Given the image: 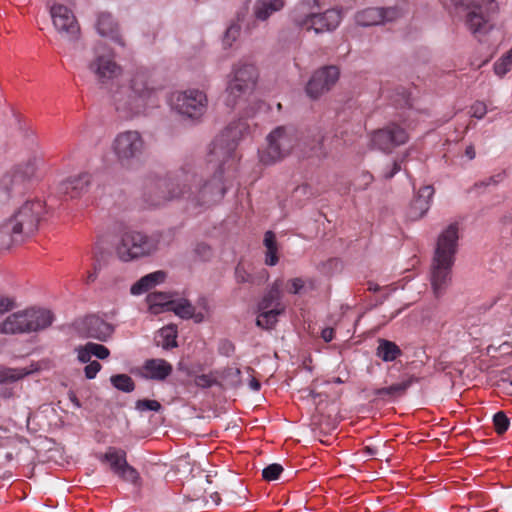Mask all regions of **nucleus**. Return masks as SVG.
Listing matches in <instances>:
<instances>
[{"label":"nucleus","instance_id":"f257e3e1","mask_svg":"<svg viewBox=\"0 0 512 512\" xmlns=\"http://www.w3.org/2000/svg\"><path fill=\"white\" fill-rule=\"evenodd\" d=\"M157 87L147 68H136L129 79V85H117L110 90L115 109L130 117L145 112L157 103Z\"/></svg>","mask_w":512,"mask_h":512},{"label":"nucleus","instance_id":"f03ea898","mask_svg":"<svg viewBox=\"0 0 512 512\" xmlns=\"http://www.w3.org/2000/svg\"><path fill=\"white\" fill-rule=\"evenodd\" d=\"M458 239L456 223L450 224L438 237L430 267V283L436 298L443 296L451 283Z\"/></svg>","mask_w":512,"mask_h":512},{"label":"nucleus","instance_id":"7ed1b4c3","mask_svg":"<svg viewBox=\"0 0 512 512\" xmlns=\"http://www.w3.org/2000/svg\"><path fill=\"white\" fill-rule=\"evenodd\" d=\"M108 36L109 34H102ZM110 38L99 41L94 48V56L88 62L87 68L95 77L101 87H107L123 73V68L116 61V54L112 44L124 46L125 43L119 34H110Z\"/></svg>","mask_w":512,"mask_h":512},{"label":"nucleus","instance_id":"20e7f679","mask_svg":"<svg viewBox=\"0 0 512 512\" xmlns=\"http://www.w3.org/2000/svg\"><path fill=\"white\" fill-rule=\"evenodd\" d=\"M190 175L182 167L164 178L148 180L144 186L143 201L149 208L164 206L170 201L182 199L187 191L183 189V181H188Z\"/></svg>","mask_w":512,"mask_h":512},{"label":"nucleus","instance_id":"39448f33","mask_svg":"<svg viewBox=\"0 0 512 512\" xmlns=\"http://www.w3.org/2000/svg\"><path fill=\"white\" fill-rule=\"evenodd\" d=\"M185 172L190 175L188 181H183V189L188 193L183 199L190 200L196 205H210L221 200L226 192L223 182V167L220 165L213 177L202 183L198 174L191 166L184 167Z\"/></svg>","mask_w":512,"mask_h":512},{"label":"nucleus","instance_id":"423d86ee","mask_svg":"<svg viewBox=\"0 0 512 512\" xmlns=\"http://www.w3.org/2000/svg\"><path fill=\"white\" fill-rule=\"evenodd\" d=\"M54 315L43 308H27L8 315L0 322V333L7 335L32 333L51 326Z\"/></svg>","mask_w":512,"mask_h":512},{"label":"nucleus","instance_id":"0eeeda50","mask_svg":"<svg viewBox=\"0 0 512 512\" xmlns=\"http://www.w3.org/2000/svg\"><path fill=\"white\" fill-rule=\"evenodd\" d=\"M457 13H465V24L471 32L492 29L491 17L498 12L496 0H450Z\"/></svg>","mask_w":512,"mask_h":512},{"label":"nucleus","instance_id":"6e6552de","mask_svg":"<svg viewBox=\"0 0 512 512\" xmlns=\"http://www.w3.org/2000/svg\"><path fill=\"white\" fill-rule=\"evenodd\" d=\"M161 235H147L138 231H127L121 236L116 252L122 261H131L148 256L158 250Z\"/></svg>","mask_w":512,"mask_h":512},{"label":"nucleus","instance_id":"1a4fd4ad","mask_svg":"<svg viewBox=\"0 0 512 512\" xmlns=\"http://www.w3.org/2000/svg\"><path fill=\"white\" fill-rule=\"evenodd\" d=\"M297 140L293 127H276L267 136V146L259 151L260 162L269 165L280 161L292 151Z\"/></svg>","mask_w":512,"mask_h":512},{"label":"nucleus","instance_id":"9d476101","mask_svg":"<svg viewBox=\"0 0 512 512\" xmlns=\"http://www.w3.org/2000/svg\"><path fill=\"white\" fill-rule=\"evenodd\" d=\"M257 78L258 72L253 64L239 63L236 65L226 88V104L231 107L237 105L239 100L254 89Z\"/></svg>","mask_w":512,"mask_h":512},{"label":"nucleus","instance_id":"9b49d317","mask_svg":"<svg viewBox=\"0 0 512 512\" xmlns=\"http://www.w3.org/2000/svg\"><path fill=\"white\" fill-rule=\"evenodd\" d=\"M45 212L44 202L39 199L27 200L8 219L12 229L18 231L22 239L30 238L38 230L40 220Z\"/></svg>","mask_w":512,"mask_h":512},{"label":"nucleus","instance_id":"f8f14e48","mask_svg":"<svg viewBox=\"0 0 512 512\" xmlns=\"http://www.w3.org/2000/svg\"><path fill=\"white\" fill-rule=\"evenodd\" d=\"M170 104L180 115L198 120L207 111L208 98L202 90L187 89L173 93L170 98Z\"/></svg>","mask_w":512,"mask_h":512},{"label":"nucleus","instance_id":"ddd939ff","mask_svg":"<svg viewBox=\"0 0 512 512\" xmlns=\"http://www.w3.org/2000/svg\"><path fill=\"white\" fill-rule=\"evenodd\" d=\"M248 128L249 126L244 120L230 123L221 135L217 136L212 142L209 162L219 161L220 159L225 161L231 157L237 142L248 131Z\"/></svg>","mask_w":512,"mask_h":512},{"label":"nucleus","instance_id":"4468645a","mask_svg":"<svg viewBox=\"0 0 512 512\" xmlns=\"http://www.w3.org/2000/svg\"><path fill=\"white\" fill-rule=\"evenodd\" d=\"M36 160L17 165L12 171L3 176L0 188L8 199L24 195L30 188V183L36 172Z\"/></svg>","mask_w":512,"mask_h":512},{"label":"nucleus","instance_id":"2eb2a0df","mask_svg":"<svg viewBox=\"0 0 512 512\" xmlns=\"http://www.w3.org/2000/svg\"><path fill=\"white\" fill-rule=\"evenodd\" d=\"M113 152L122 166H129L145 149V142L138 131L128 130L117 134L112 143Z\"/></svg>","mask_w":512,"mask_h":512},{"label":"nucleus","instance_id":"dca6fc26","mask_svg":"<svg viewBox=\"0 0 512 512\" xmlns=\"http://www.w3.org/2000/svg\"><path fill=\"white\" fill-rule=\"evenodd\" d=\"M342 13L339 9H328L323 13H309L293 19L295 25L307 32H333L341 23Z\"/></svg>","mask_w":512,"mask_h":512},{"label":"nucleus","instance_id":"f3484780","mask_svg":"<svg viewBox=\"0 0 512 512\" xmlns=\"http://www.w3.org/2000/svg\"><path fill=\"white\" fill-rule=\"evenodd\" d=\"M284 6L285 0H255L249 20L246 21L244 16L238 13V29L251 31L263 28L261 24L266 23L271 15L282 10Z\"/></svg>","mask_w":512,"mask_h":512},{"label":"nucleus","instance_id":"a211bd4d","mask_svg":"<svg viewBox=\"0 0 512 512\" xmlns=\"http://www.w3.org/2000/svg\"><path fill=\"white\" fill-rule=\"evenodd\" d=\"M408 139L407 131L396 123H390L371 135L373 147L383 152H391L394 148L405 144Z\"/></svg>","mask_w":512,"mask_h":512},{"label":"nucleus","instance_id":"6ab92c4d","mask_svg":"<svg viewBox=\"0 0 512 512\" xmlns=\"http://www.w3.org/2000/svg\"><path fill=\"white\" fill-rule=\"evenodd\" d=\"M339 69L336 66H326L314 72L306 85V93L312 99H317L337 82Z\"/></svg>","mask_w":512,"mask_h":512},{"label":"nucleus","instance_id":"aec40b11","mask_svg":"<svg viewBox=\"0 0 512 512\" xmlns=\"http://www.w3.org/2000/svg\"><path fill=\"white\" fill-rule=\"evenodd\" d=\"M50 16L58 32H80L76 17L68 7L54 4L50 7Z\"/></svg>","mask_w":512,"mask_h":512},{"label":"nucleus","instance_id":"412c9836","mask_svg":"<svg viewBox=\"0 0 512 512\" xmlns=\"http://www.w3.org/2000/svg\"><path fill=\"white\" fill-rule=\"evenodd\" d=\"M81 331L88 338L107 341L113 333V327L100 317L89 315L82 320Z\"/></svg>","mask_w":512,"mask_h":512},{"label":"nucleus","instance_id":"4be33fe9","mask_svg":"<svg viewBox=\"0 0 512 512\" xmlns=\"http://www.w3.org/2000/svg\"><path fill=\"white\" fill-rule=\"evenodd\" d=\"M172 365L162 358L147 359L140 368V375L149 380L163 381L171 375Z\"/></svg>","mask_w":512,"mask_h":512},{"label":"nucleus","instance_id":"5701e85b","mask_svg":"<svg viewBox=\"0 0 512 512\" xmlns=\"http://www.w3.org/2000/svg\"><path fill=\"white\" fill-rule=\"evenodd\" d=\"M434 195V188L430 185L419 189L417 196L411 202L408 209V217L411 220L422 218L430 208L431 199Z\"/></svg>","mask_w":512,"mask_h":512},{"label":"nucleus","instance_id":"b1692460","mask_svg":"<svg viewBox=\"0 0 512 512\" xmlns=\"http://www.w3.org/2000/svg\"><path fill=\"white\" fill-rule=\"evenodd\" d=\"M91 178L89 173H81L77 176L69 177L61 182L59 190L71 199L80 197L83 193L87 192L91 184Z\"/></svg>","mask_w":512,"mask_h":512},{"label":"nucleus","instance_id":"393cba45","mask_svg":"<svg viewBox=\"0 0 512 512\" xmlns=\"http://www.w3.org/2000/svg\"><path fill=\"white\" fill-rule=\"evenodd\" d=\"M283 280L276 279L258 303V310L285 308L282 304Z\"/></svg>","mask_w":512,"mask_h":512},{"label":"nucleus","instance_id":"a878e982","mask_svg":"<svg viewBox=\"0 0 512 512\" xmlns=\"http://www.w3.org/2000/svg\"><path fill=\"white\" fill-rule=\"evenodd\" d=\"M415 382H418V378L414 375H407L399 383L392 384L388 387L378 388L373 391V395L378 398H397L403 396L407 389Z\"/></svg>","mask_w":512,"mask_h":512},{"label":"nucleus","instance_id":"bb28decb","mask_svg":"<svg viewBox=\"0 0 512 512\" xmlns=\"http://www.w3.org/2000/svg\"><path fill=\"white\" fill-rule=\"evenodd\" d=\"M491 327L496 333L510 335L512 333V307L503 306L498 308L493 314Z\"/></svg>","mask_w":512,"mask_h":512},{"label":"nucleus","instance_id":"cd10ccee","mask_svg":"<svg viewBox=\"0 0 512 512\" xmlns=\"http://www.w3.org/2000/svg\"><path fill=\"white\" fill-rule=\"evenodd\" d=\"M166 274L163 271H155L141 277L130 289L132 295H141L165 280Z\"/></svg>","mask_w":512,"mask_h":512},{"label":"nucleus","instance_id":"c85d7f7f","mask_svg":"<svg viewBox=\"0 0 512 512\" xmlns=\"http://www.w3.org/2000/svg\"><path fill=\"white\" fill-rule=\"evenodd\" d=\"M13 225L7 219L0 224V250H8L14 245L23 243L25 240L17 230L12 229Z\"/></svg>","mask_w":512,"mask_h":512},{"label":"nucleus","instance_id":"c756f323","mask_svg":"<svg viewBox=\"0 0 512 512\" xmlns=\"http://www.w3.org/2000/svg\"><path fill=\"white\" fill-rule=\"evenodd\" d=\"M379 7H368L355 14V22L363 28L383 25Z\"/></svg>","mask_w":512,"mask_h":512},{"label":"nucleus","instance_id":"7c9ffc66","mask_svg":"<svg viewBox=\"0 0 512 512\" xmlns=\"http://www.w3.org/2000/svg\"><path fill=\"white\" fill-rule=\"evenodd\" d=\"M101 461L108 463L112 472L117 475L126 464V452L122 449L109 447L101 457Z\"/></svg>","mask_w":512,"mask_h":512},{"label":"nucleus","instance_id":"2f4dec72","mask_svg":"<svg viewBox=\"0 0 512 512\" xmlns=\"http://www.w3.org/2000/svg\"><path fill=\"white\" fill-rule=\"evenodd\" d=\"M269 278L267 270L262 269L257 274L249 273L242 264L235 268V279L237 283H249L253 285H262Z\"/></svg>","mask_w":512,"mask_h":512},{"label":"nucleus","instance_id":"473e14b6","mask_svg":"<svg viewBox=\"0 0 512 512\" xmlns=\"http://www.w3.org/2000/svg\"><path fill=\"white\" fill-rule=\"evenodd\" d=\"M402 355V350L393 341L380 338L378 339V347L376 356L384 362H392Z\"/></svg>","mask_w":512,"mask_h":512},{"label":"nucleus","instance_id":"72a5a7b5","mask_svg":"<svg viewBox=\"0 0 512 512\" xmlns=\"http://www.w3.org/2000/svg\"><path fill=\"white\" fill-rule=\"evenodd\" d=\"M55 44L67 53L84 49V42L80 34H60Z\"/></svg>","mask_w":512,"mask_h":512},{"label":"nucleus","instance_id":"f704fd0d","mask_svg":"<svg viewBox=\"0 0 512 512\" xmlns=\"http://www.w3.org/2000/svg\"><path fill=\"white\" fill-rule=\"evenodd\" d=\"M258 311L259 315L256 319V325L262 329H272L278 322V316L284 313L285 308H272Z\"/></svg>","mask_w":512,"mask_h":512},{"label":"nucleus","instance_id":"c9c22d12","mask_svg":"<svg viewBox=\"0 0 512 512\" xmlns=\"http://www.w3.org/2000/svg\"><path fill=\"white\" fill-rule=\"evenodd\" d=\"M264 246L266 247L265 264L268 266H275L278 261V246L276 236L272 231H267L264 235Z\"/></svg>","mask_w":512,"mask_h":512},{"label":"nucleus","instance_id":"e433bc0d","mask_svg":"<svg viewBox=\"0 0 512 512\" xmlns=\"http://www.w3.org/2000/svg\"><path fill=\"white\" fill-rule=\"evenodd\" d=\"M168 311H173L177 316L183 319H190L194 316V306L186 299L169 302Z\"/></svg>","mask_w":512,"mask_h":512},{"label":"nucleus","instance_id":"4c0bfd02","mask_svg":"<svg viewBox=\"0 0 512 512\" xmlns=\"http://www.w3.org/2000/svg\"><path fill=\"white\" fill-rule=\"evenodd\" d=\"M95 28L97 32H117L119 25L111 13L101 12L97 17Z\"/></svg>","mask_w":512,"mask_h":512},{"label":"nucleus","instance_id":"58836bf2","mask_svg":"<svg viewBox=\"0 0 512 512\" xmlns=\"http://www.w3.org/2000/svg\"><path fill=\"white\" fill-rule=\"evenodd\" d=\"M31 373L26 368H0V383L8 384L21 380Z\"/></svg>","mask_w":512,"mask_h":512},{"label":"nucleus","instance_id":"ea45409f","mask_svg":"<svg viewBox=\"0 0 512 512\" xmlns=\"http://www.w3.org/2000/svg\"><path fill=\"white\" fill-rule=\"evenodd\" d=\"M381 18H383V25L387 23H393L401 19L405 15V10L400 5L379 7Z\"/></svg>","mask_w":512,"mask_h":512},{"label":"nucleus","instance_id":"a19ab883","mask_svg":"<svg viewBox=\"0 0 512 512\" xmlns=\"http://www.w3.org/2000/svg\"><path fill=\"white\" fill-rule=\"evenodd\" d=\"M111 384L118 390L130 393L135 389L133 379L127 374H116L110 378Z\"/></svg>","mask_w":512,"mask_h":512},{"label":"nucleus","instance_id":"79ce46f5","mask_svg":"<svg viewBox=\"0 0 512 512\" xmlns=\"http://www.w3.org/2000/svg\"><path fill=\"white\" fill-rule=\"evenodd\" d=\"M147 301L153 313H159L161 312L160 308H165L168 311V303L173 300L167 294L152 293L148 295Z\"/></svg>","mask_w":512,"mask_h":512},{"label":"nucleus","instance_id":"37998d69","mask_svg":"<svg viewBox=\"0 0 512 512\" xmlns=\"http://www.w3.org/2000/svg\"><path fill=\"white\" fill-rule=\"evenodd\" d=\"M512 67V48L494 63V72L503 77Z\"/></svg>","mask_w":512,"mask_h":512},{"label":"nucleus","instance_id":"c03bdc74","mask_svg":"<svg viewBox=\"0 0 512 512\" xmlns=\"http://www.w3.org/2000/svg\"><path fill=\"white\" fill-rule=\"evenodd\" d=\"M117 476L123 481L131 483L134 486H140L141 484V478L138 471L129 464H126Z\"/></svg>","mask_w":512,"mask_h":512},{"label":"nucleus","instance_id":"a18cd8bd","mask_svg":"<svg viewBox=\"0 0 512 512\" xmlns=\"http://www.w3.org/2000/svg\"><path fill=\"white\" fill-rule=\"evenodd\" d=\"M160 336L163 341L161 343L164 349L177 347V332L173 327H164L160 330Z\"/></svg>","mask_w":512,"mask_h":512},{"label":"nucleus","instance_id":"49530a36","mask_svg":"<svg viewBox=\"0 0 512 512\" xmlns=\"http://www.w3.org/2000/svg\"><path fill=\"white\" fill-rule=\"evenodd\" d=\"M493 424L498 435L504 434L510 427V420L503 411H498L493 416Z\"/></svg>","mask_w":512,"mask_h":512},{"label":"nucleus","instance_id":"de8ad7c7","mask_svg":"<svg viewBox=\"0 0 512 512\" xmlns=\"http://www.w3.org/2000/svg\"><path fill=\"white\" fill-rule=\"evenodd\" d=\"M282 472L283 467L278 463H273L263 469L262 476L266 481H274L279 478Z\"/></svg>","mask_w":512,"mask_h":512},{"label":"nucleus","instance_id":"09e8293b","mask_svg":"<svg viewBox=\"0 0 512 512\" xmlns=\"http://www.w3.org/2000/svg\"><path fill=\"white\" fill-rule=\"evenodd\" d=\"M135 407L140 412L148 410L157 412L161 409V404L156 400L141 399L136 402Z\"/></svg>","mask_w":512,"mask_h":512},{"label":"nucleus","instance_id":"8fccbe9b","mask_svg":"<svg viewBox=\"0 0 512 512\" xmlns=\"http://www.w3.org/2000/svg\"><path fill=\"white\" fill-rule=\"evenodd\" d=\"M194 383L199 388H210L217 384V379L213 374H201L195 376Z\"/></svg>","mask_w":512,"mask_h":512},{"label":"nucleus","instance_id":"3c124183","mask_svg":"<svg viewBox=\"0 0 512 512\" xmlns=\"http://www.w3.org/2000/svg\"><path fill=\"white\" fill-rule=\"evenodd\" d=\"M88 348L90 349V353H92V356H95L102 360L108 358L110 355L109 349L102 344L88 342Z\"/></svg>","mask_w":512,"mask_h":512},{"label":"nucleus","instance_id":"603ef678","mask_svg":"<svg viewBox=\"0 0 512 512\" xmlns=\"http://www.w3.org/2000/svg\"><path fill=\"white\" fill-rule=\"evenodd\" d=\"M373 179L371 173L364 171L357 177L354 185L356 189L364 190L372 183Z\"/></svg>","mask_w":512,"mask_h":512},{"label":"nucleus","instance_id":"864d4df0","mask_svg":"<svg viewBox=\"0 0 512 512\" xmlns=\"http://www.w3.org/2000/svg\"><path fill=\"white\" fill-rule=\"evenodd\" d=\"M16 307L17 304L13 297L0 296V316L13 310Z\"/></svg>","mask_w":512,"mask_h":512},{"label":"nucleus","instance_id":"5fc2aeb1","mask_svg":"<svg viewBox=\"0 0 512 512\" xmlns=\"http://www.w3.org/2000/svg\"><path fill=\"white\" fill-rule=\"evenodd\" d=\"M303 287L304 281L299 277L290 279L286 283V290L290 294H298L303 289Z\"/></svg>","mask_w":512,"mask_h":512},{"label":"nucleus","instance_id":"6e6d98bb","mask_svg":"<svg viewBox=\"0 0 512 512\" xmlns=\"http://www.w3.org/2000/svg\"><path fill=\"white\" fill-rule=\"evenodd\" d=\"M487 113V107L484 102L477 101L471 106V115L477 119H482Z\"/></svg>","mask_w":512,"mask_h":512},{"label":"nucleus","instance_id":"4d7b16f0","mask_svg":"<svg viewBox=\"0 0 512 512\" xmlns=\"http://www.w3.org/2000/svg\"><path fill=\"white\" fill-rule=\"evenodd\" d=\"M101 364L98 361H92L86 365L84 372L88 379H94L97 373L101 370Z\"/></svg>","mask_w":512,"mask_h":512},{"label":"nucleus","instance_id":"13d9d810","mask_svg":"<svg viewBox=\"0 0 512 512\" xmlns=\"http://www.w3.org/2000/svg\"><path fill=\"white\" fill-rule=\"evenodd\" d=\"M78 352V360L82 363H90L92 353H90V349L88 348V343H86L84 346H81L77 348Z\"/></svg>","mask_w":512,"mask_h":512},{"label":"nucleus","instance_id":"bf43d9fd","mask_svg":"<svg viewBox=\"0 0 512 512\" xmlns=\"http://www.w3.org/2000/svg\"><path fill=\"white\" fill-rule=\"evenodd\" d=\"M195 252L204 260L208 259L211 256V248L209 245L205 243L197 244Z\"/></svg>","mask_w":512,"mask_h":512},{"label":"nucleus","instance_id":"052dcab7","mask_svg":"<svg viewBox=\"0 0 512 512\" xmlns=\"http://www.w3.org/2000/svg\"><path fill=\"white\" fill-rule=\"evenodd\" d=\"M401 170V161H394L391 165V169L388 172L384 173V177L386 179L392 178L396 173Z\"/></svg>","mask_w":512,"mask_h":512},{"label":"nucleus","instance_id":"680f3d73","mask_svg":"<svg viewBox=\"0 0 512 512\" xmlns=\"http://www.w3.org/2000/svg\"><path fill=\"white\" fill-rule=\"evenodd\" d=\"M321 337L325 342H330L334 338V329L331 327H326L321 332Z\"/></svg>","mask_w":512,"mask_h":512},{"label":"nucleus","instance_id":"e2e57ef3","mask_svg":"<svg viewBox=\"0 0 512 512\" xmlns=\"http://www.w3.org/2000/svg\"><path fill=\"white\" fill-rule=\"evenodd\" d=\"M326 141V138L323 137L321 140V143L319 144L318 148L315 150L314 154L318 157H326L329 154V151L325 148L324 142Z\"/></svg>","mask_w":512,"mask_h":512},{"label":"nucleus","instance_id":"0e129e2a","mask_svg":"<svg viewBox=\"0 0 512 512\" xmlns=\"http://www.w3.org/2000/svg\"><path fill=\"white\" fill-rule=\"evenodd\" d=\"M98 271H99V267L97 264H95L93 267V271H91L87 274V277L85 279L86 284H91L97 279Z\"/></svg>","mask_w":512,"mask_h":512},{"label":"nucleus","instance_id":"69168bd1","mask_svg":"<svg viewBox=\"0 0 512 512\" xmlns=\"http://www.w3.org/2000/svg\"><path fill=\"white\" fill-rule=\"evenodd\" d=\"M235 39H236L235 34L227 33V34H224L222 43L225 47L228 45L230 46L232 44V42L235 41Z\"/></svg>","mask_w":512,"mask_h":512},{"label":"nucleus","instance_id":"338daca9","mask_svg":"<svg viewBox=\"0 0 512 512\" xmlns=\"http://www.w3.org/2000/svg\"><path fill=\"white\" fill-rule=\"evenodd\" d=\"M465 155L469 158V160H473L475 158L476 152L473 145H469L466 147Z\"/></svg>","mask_w":512,"mask_h":512},{"label":"nucleus","instance_id":"774afa93","mask_svg":"<svg viewBox=\"0 0 512 512\" xmlns=\"http://www.w3.org/2000/svg\"><path fill=\"white\" fill-rule=\"evenodd\" d=\"M69 400L73 403L76 408L81 407V403L74 392L69 393Z\"/></svg>","mask_w":512,"mask_h":512}]
</instances>
